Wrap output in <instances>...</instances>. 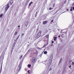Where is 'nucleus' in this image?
Listing matches in <instances>:
<instances>
[{
  "instance_id": "39",
  "label": "nucleus",
  "mask_w": 74,
  "mask_h": 74,
  "mask_svg": "<svg viewBox=\"0 0 74 74\" xmlns=\"http://www.w3.org/2000/svg\"><path fill=\"white\" fill-rule=\"evenodd\" d=\"M58 37H59V38L60 37V35H59V36H58Z\"/></svg>"
},
{
  "instance_id": "30",
  "label": "nucleus",
  "mask_w": 74,
  "mask_h": 74,
  "mask_svg": "<svg viewBox=\"0 0 74 74\" xmlns=\"http://www.w3.org/2000/svg\"><path fill=\"white\" fill-rule=\"evenodd\" d=\"M0 18H2V16L1 15H0Z\"/></svg>"
},
{
  "instance_id": "22",
  "label": "nucleus",
  "mask_w": 74,
  "mask_h": 74,
  "mask_svg": "<svg viewBox=\"0 0 74 74\" xmlns=\"http://www.w3.org/2000/svg\"><path fill=\"white\" fill-rule=\"evenodd\" d=\"M30 71H29V70H28V73H29V74H30Z\"/></svg>"
},
{
  "instance_id": "35",
  "label": "nucleus",
  "mask_w": 74,
  "mask_h": 74,
  "mask_svg": "<svg viewBox=\"0 0 74 74\" xmlns=\"http://www.w3.org/2000/svg\"><path fill=\"white\" fill-rule=\"evenodd\" d=\"M49 49H49V48H48L47 49V50H49Z\"/></svg>"
},
{
  "instance_id": "47",
  "label": "nucleus",
  "mask_w": 74,
  "mask_h": 74,
  "mask_svg": "<svg viewBox=\"0 0 74 74\" xmlns=\"http://www.w3.org/2000/svg\"><path fill=\"white\" fill-rule=\"evenodd\" d=\"M64 12H63V13H64Z\"/></svg>"
},
{
  "instance_id": "26",
  "label": "nucleus",
  "mask_w": 74,
  "mask_h": 74,
  "mask_svg": "<svg viewBox=\"0 0 74 74\" xmlns=\"http://www.w3.org/2000/svg\"><path fill=\"white\" fill-rule=\"evenodd\" d=\"M30 0H27V1H28V2H29Z\"/></svg>"
},
{
  "instance_id": "34",
  "label": "nucleus",
  "mask_w": 74,
  "mask_h": 74,
  "mask_svg": "<svg viewBox=\"0 0 74 74\" xmlns=\"http://www.w3.org/2000/svg\"><path fill=\"white\" fill-rule=\"evenodd\" d=\"M53 42H54L53 41H52V43H53Z\"/></svg>"
},
{
  "instance_id": "3",
  "label": "nucleus",
  "mask_w": 74,
  "mask_h": 74,
  "mask_svg": "<svg viewBox=\"0 0 74 74\" xmlns=\"http://www.w3.org/2000/svg\"><path fill=\"white\" fill-rule=\"evenodd\" d=\"M41 36V33L39 32L38 33L37 36H38V38H39V37H40Z\"/></svg>"
},
{
  "instance_id": "7",
  "label": "nucleus",
  "mask_w": 74,
  "mask_h": 74,
  "mask_svg": "<svg viewBox=\"0 0 74 74\" xmlns=\"http://www.w3.org/2000/svg\"><path fill=\"white\" fill-rule=\"evenodd\" d=\"M21 64H22V62H20L19 66H18V67H20L21 66H21Z\"/></svg>"
},
{
  "instance_id": "49",
  "label": "nucleus",
  "mask_w": 74,
  "mask_h": 74,
  "mask_svg": "<svg viewBox=\"0 0 74 74\" xmlns=\"http://www.w3.org/2000/svg\"><path fill=\"white\" fill-rule=\"evenodd\" d=\"M12 3H11L10 5H12Z\"/></svg>"
},
{
  "instance_id": "50",
  "label": "nucleus",
  "mask_w": 74,
  "mask_h": 74,
  "mask_svg": "<svg viewBox=\"0 0 74 74\" xmlns=\"http://www.w3.org/2000/svg\"><path fill=\"white\" fill-rule=\"evenodd\" d=\"M73 5H74V4H73Z\"/></svg>"
},
{
  "instance_id": "9",
  "label": "nucleus",
  "mask_w": 74,
  "mask_h": 74,
  "mask_svg": "<svg viewBox=\"0 0 74 74\" xmlns=\"http://www.w3.org/2000/svg\"><path fill=\"white\" fill-rule=\"evenodd\" d=\"M33 2H31L29 4V6H30L32 4H33Z\"/></svg>"
},
{
  "instance_id": "1",
  "label": "nucleus",
  "mask_w": 74,
  "mask_h": 74,
  "mask_svg": "<svg viewBox=\"0 0 74 74\" xmlns=\"http://www.w3.org/2000/svg\"><path fill=\"white\" fill-rule=\"evenodd\" d=\"M51 59L49 61V62H48L47 63V65L48 66V67H49L50 66L51 64V63H52V57H51Z\"/></svg>"
},
{
  "instance_id": "28",
  "label": "nucleus",
  "mask_w": 74,
  "mask_h": 74,
  "mask_svg": "<svg viewBox=\"0 0 74 74\" xmlns=\"http://www.w3.org/2000/svg\"><path fill=\"white\" fill-rule=\"evenodd\" d=\"M73 10L74 11V7H73Z\"/></svg>"
},
{
  "instance_id": "4",
  "label": "nucleus",
  "mask_w": 74,
  "mask_h": 74,
  "mask_svg": "<svg viewBox=\"0 0 74 74\" xmlns=\"http://www.w3.org/2000/svg\"><path fill=\"white\" fill-rule=\"evenodd\" d=\"M35 60H36V58H32V62H33V63H34V62H35Z\"/></svg>"
},
{
  "instance_id": "8",
  "label": "nucleus",
  "mask_w": 74,
  "mask_h": 74,
  "mask_svg": "<svg viewBox=\"0 0 74 74\" xmlns=\"http://www.w3.org/2000/svg\"><path fill=\"white\" fill-rule=\"evenodd\" d=\"M28 3H29V2H28V1H27L25 4V5H27V4H28Z\"/></svg>"
},
{
  "instance_id": "37",
  "label": "nucleus",
  "mask_w": 74,
  "mask_h": 74,
  "mask_svg": "<svg viewBox=\"0 0 74 74\" xmlns=\"http://www.w3.org/2000/svg\"><path fill=\"white\" fill-rule=\"evenodd\" d=\"M18 27H20V26L18 25Z\"/></svg>"
},
{
  "instance_id": "32",
  "label": "nucleus",
  "mask_w": 74,
  "mask_h": 74,
  "mask_svg": "<svg viewBox=\"0 0 74 74\" xmlns=\"http://www.w3.org/2000/svg\"><path fill=\"white\" fill-rule=\"evenodd\" d=\"M49 10H51V8H49Z\"/></svg>"
},
{
  "instance_id": "20",
  "label": "nucleus",
  "mask_w": 74,
  "mask_h": 74,
  "mask_svg": "<svg viewBox=\"0 0 74 74\" xmlns=\"http://www.w3.org/2000/svg\"><path fill=\"white\" fill-rule=\"evenodd\" d=\"M46 45H45V44L43 46V47H45L46 46Z\"/></svg>"
},
{
  "instance_id": "29",
  "label": "nucleus",
  "mask_w": 74,
  "mask_h": 74,
  "mask_svg": "<svg viewBox=\"0 0 74 74\" xmlns=\"http://www.w3.org/2000/svg\"><path fill=\"white\" fill-rule=\"evenodd\" d=\"M66 11H69V9H66Z\"/></svg>"
},
{
  "instance_id": "6",
  "label": "nucleus",
  "mask_w": 74,
  "mask_h": 74,
  "mask_svg": "<svg viewBox=\"0 0 74 74\" xmlns=\"http://www.w3.org/2000/svg\"><path fill=\"white\" fill-rule=\"evenodd\" d=\"M47 21H44L43 23V25H45V24H46V23H47Z\"/></svg>"
},
{
  "instance_id": "17",
  "label": "nucleus",
  "mask_w": 74,
  "mask_h": 74,
  "mask_svg": "<svg viewBox=\"0 0 74 74\" xmlns=\"http://www.w3.org/2000/svg\"><path fill=\"white\" fill-rule=\"evenodd\" d=\"M30 51H31V49H29L28 50V51L27 52V53H29V52H30Z\"/></svg>"
},
{
  "instance_id": "23",
  "label": "nucleus",
  "mask_w": 74,
  "mask_h": 74,
  "mask_svg": "<svg viewBox=\"0 0 74 74\" xmlns=\"http://www.w3.org/2000/svg\"><path fill=\"white\" fill-rule=\"evenodd\" d=\"M61 61H62L61 60V59L60 60V62H59V63H60V62H61Z\"/></svg>"
},
{
  "instance_id": "38",
  "label": "nucleus",
  "mask_w": 74,
  "mask_h": 74,
  "mask_svg": "<svg viewBox=\"0 0 74 74\" xmlns=\"http://www.w3.org/2000/svg\"><path fill=\"white\" fill-rule=\"evenodd\" d=\"M24 35V34H22V36H23Z\"/></svg>"
},
{
  "instance_id": "27",
  "label": "nucleus",
  "mask_w": 74,
  "mask_h": 74,
  "mask_svg": "<svg viewBox=\"0 0 74 74\" xmlns=\"http://www.w3.org/2000/svg\"><path fill=\"white\" fill-rule=\"evenodd\" d=\"M71 65H70L69 66V68H71Z\"/></svg>"
},
{
  "instance_id": "42",
  "label": "nucleus",
  "mask_w": 74,
  "mask_h": 74,
  "mask_svg": "<svg viewBox=\"0 0 74 74\" xmlns=\"http://www.w3.org/2000/svg\"><path fill=\"white\" fill-rule=\"evenodd\" d=\"M52 46H53V45L52 44V45H51V47H52Z\"/></svg>"
},
{
  "instance_id": "44",
  "label": "nucleus",
  "mask_w": 74,
  "mask_h": 74,
  "mask_svg": "<svg viewBox=\"0 0 74 74\" xmlns=\"http://www.w3.org/2000/svg\"><path fill=\"white\" fill-rule=\"evenodd\" d=\"M10 3H11V1H10Z\"/></svg>"
},
{
  "instance_id": "21",
  "label": "nucleus",
  "mask_w": 74,
  "mask_h": 74,
  "mask_svg": "<svg viewBox=\"0 0 74 74\" xmlns=\"http://www.w3.org/2000/svg\"><path fill=\"white\" fill-rule=\"evenodd\" d=\"M27 53H26L25 54V56H27Z\"/></svg>"
},
{
  "instance_id": "5",
  "label": "nucleus",
  "mask_w": 74,
  "mask_h": 74,
  "mask_svg": "<svg viewBox=\"0 0 74 74\" xmlns=\"http://www.w3.org/2000/svg\"><path fill=\"white\" fill-rule=\"evenodd\" d=\"M43 47H42L41 48H39L38 47L36 48L37 49H39V50H42V48Z\"/></svg>"
},
{
  "instance_id": "41",
  "label": "nucleus",
  "mask_w": 74,
  "mask_h": 74,
  "mask_svg": "<svg viewBox=\"0 0 74 74\" xmlns=\"http://www.w3.org/2000/svg\"><path fill=\"white\" fill-rule=\"evenodd\" d=\"M15 46V45H13V47H14Z\"/></svg>"
},
{
  "instance_id": "40",
  "label": "nucleus",
  "mask_w": 74,
  "mask_h": 74,
  "mask_svg": "<svg viewBox=\"0 0 74 74\" xmlns=\"http://www.w3.org/2000/svg\"><path fill=\"white\" fill-rule=\"evenodd\" d=\"M1 15L2 16H3V14H2Z\"/></svg>"
},
{
  "instance_id": "36",
  "label": "nucleus",
  "mask_w": 74,
  "mask_h": 74,
  "mask_svg": "<svg viewBox=\"0 0 74 74\" xmlns=\"http://www.w3.org/2000/svg\"><path fill=\"white\" fill-rule=\"evenodd\" d=\"M66 1H64V3H66Z\"/></svg>"
},
{
  "instance_id": "12",
  "label": "nucleus",
  "mask_w": 74,
  "mask_h": 74,
  "mask_svg": "<svg viewBox=\"0 0 74 74\" xmlns=\"http://www.w3.org/2000/svg\"><path fill=\"white\" fill-rule=\"evenodd\" d=\"M20 68L19 69V70H18V72H19V71H20V70H21V66L20 67H19Z\"/></svg>"
},
{
  "instance_id": "25",
  "label": "nucleus",
  "mask_w": 74,
  "mask_h": 74,
  "mask_svg": "<svg viewBox=\"0 0 74 74\" xmlns=\"http://www.w3.org/2000/svg\"><path fill=\"white\" fill-rule=\"evenodd\" d=\"M72 65L73 66V65H74V62H72Z\"/></svg>"
},
{
  "instance_id": "33",
  "label": "nucleus",
  "mask_w": 74,
  "mask_h": 74,
  "mask_svg": "<svg viewBox=\"0 0 74 74\" xmlns=\"http://www.w3.org/2000/svg\"><path fill=\"white\" fill-rule=\"evenodd\" d=\"M52 68H51L50 69V70H52Z\"/></svg>"
},
{
  "instance_id": "48",
  "label": "nucleus",
  "mask_w": 74,
  "mask_h": 74,
  "mask_svg": "<svg viewBox=\"0 0 74 74\" xmlns=\"http://www.w3.org/2000/svg\"><path fill=\"white\" fill-rule=\"evenodd\" d=\"M26 70H27V69H25V71H26Z\"/></svg>"
},
{
  "instance_id": "24",
  "label": "nucleus",
  "mask_w": 74,
  "mask_h": 74,
  "mask_svg": "<svg viewBox=\"0 0 74 74\" xmlns=\"http://www.w3.org/2000/svg\"><path fill=\"white\" fill-rule=\"evenodd\" d=\"M19 36H18V37L17 38V39H16V40H18V38H19Z\"/></svg>"
},
{
  "instance_id": "16",
  "label": "nucleus",
  "mask_w": 74,
  "mask_h": 74,
  "mask_svg": "<svg viewBox=\"0 0 74 74\" xmlns=\"http://www.w3.org/2000/svg\"><path fill=\"white\" fill-rule=\"evenodd\" d=\"M22 57H23V56L21 55L20 58V59H22Z\"/></svg>"
},
{
  "instance_id": "51",
  "label": "nucleus",
  "mask_w": 74,
  "mask_h": 74,
  "mask_svg": "<svg viewBox=\"0 0 74 74\" xmlns=\"http://www.w3.org/2000/svg\"><path fill=\"white\" fill-rule=\"evenodd\" d=\"M70 69H71V68H70Z\"/></svg>"
},
{
  "instance_id": "10",
  "label": "nucleus",
  "mask_w": 74,
  "mask_h": 74,
  "mask_svg": "<svg viewBox=\"0 0 74 74\" xmlns=\"http://www.w3.org/2000/svg\"><path fill=\"white\" fill-rule=\"evenodd\" d=\"M18 34V32H15V33L14 34V35H16V34Z\"/></svg>"
},
{
  "instance_id": "45",
  "label": "nucleus",
  "mask_w": 74,
  "mask_h": 74,
  "mask_svg": "<svg viewBox=\"0 0 74 74\" xmlns=\"http://www.w3.org/2000/svg\"><path fill=\"white\" fill-rule=\"evenodd\" d=\"M12 51H11V53H12Z\"/></svg>"
},
{
  "instance_id": "52",
  "label": "nucleus",
  "mask_w": 74,
  "mask_h": 74,
  "mask_svg": "<svg viewBox=\"0 0 74 74\" xmlns=\"http://www.w3.org/2000/svg\"><path fill=\"white\" fill-rule=\"evenodd\" d=\"M12 3H13V2H12Z\"/></svg>"
},
{
  "instance_id": "19",
  "label": "nucleus",
  "mask_w": 74,
  "mask_h": 74,
  "mask_svg": "<svg viewBox=\"0 0 74 74\" xmlns=\"http://www.w3.org/2000/svg\"><path fill=\"white\" fill-rule=\"evenodd\" d=\"M71 9H70V11H73V10L72 9V8L71 7Z\"/></svg>"
},
{
  "instance_id": "14",
  "label": "nucleus",
  "mask_w": 74,
  "mask_h": 74,
  "mask_svg": "<svg viewBox=\"0 0 74 74\" xmlns=\"http://www.w3.org/2000/svg\"><path fill=\"white\" fill-rule=\"evenodd\" d=\"M28 67H31V65H30L29 64H28Z\"/></svg>"
},
{
  "instance_id": "11",
  "label": "nucleus",
  "mask_w": 74,
  "mask_h": 74,
  "mask_svg": "<svg viewBox=\"0 0 74 74\" xmlns=\"http://www.w3.org/2000/svg\"><path fill=\"white\" fill-rule=\"evenodd\" d=\"M54 41H55V40H56V38H57V37H54Z\"/></svg>"
},
{
  "instance_id": "13",
  "label": "nucleus",
  "mask_w": 74,
  "mask_h": 74,
  "mask_svg": "<svg viewBox=\"0 0 74 74\" xmlns=\"http://www.w3.org/2000/svg\"><path fill=\"white\" fill-rule=\"evenodd\" d=\"M44 54H47V51H45L44 52Z\"/></svg>"
},
{
  "instance_id": "46",
  "label": "nucleus",
  "mask_w": 74,
  "mask_h": 74,
  "mask_svg": "<svg viewBox=\"0 0 74 74\" xmlns=\"http://www.w3.org/2000/svg\"><path fill=\"white\" fill-rule=\"evenodd\" d=\"M62 36H63V34H62Z\"/></svg>"
},
{
  "instance_id": "31",
  "label": "nucleus",
  "mask_w": 74,
  "mask_h": 74,
  "mask_svg": "<svg viewBox=\"0 0 74 74\" xmlns=\"http://www.w3.org/2000/svg\"><path fill=\"white\" fill-rule=\"evenodd\" d=\"M13 49H14V47H13V48H12V51H13Z\"/></svg>"
},
{
  "instance_id": "15",
  "label": "nucleus",
  "mask_w": 74,
  "mask_h": 74,
  "mask_svg": "<svg viewBox=\"0 0 74 74\" xmlns=\"http://www.w3.org/2000/svg\"><path fill=\"white\" fill-rule=\"evenodd\" d=\"M46 37H47V38H48V37H49V34H48L46 36Z\"/></svg>"
},
{
  "instance_id": "2",
  "label": "nucleus",
  "mask_w": 74,
  "mask_h": 74,
  "mask_svg": "<svg viewBox=\"0 0 74 74\" xmlns=\"http://www.w3.org/2000/svg\"><path fill=\"white\" fill-rule=\"evenodd\" d=\"M10 7V4H8L6 6V7L5 8V10H6V11L8 10V8H9Z\"/></svg>"
},
{
  "instance_id": "18",
  "label": "nucleus",
  "mask_w": 74,
  "mask_h": 74,
  "mask_svg": "<svg viewBox=\"0 0 74 74\" xmlns=\"http://www.w3.org/2000/svg\"><path fill=\"white\" fill-rule=\"evenodd\" d=\"M1 71L0 73H1V70H2V66H1Z\"/></svg>"
},
{
  "instance_id": "43",
  "label": "nucleus",
  "mask_w": 74,
  "mask_h": 74,
  "mask_svg": "<svg viewBox=\"0 0 74 74\" xmlns=\"http://www.w3.org/2000/svg\"><path fill=\"white\" fill-rule=\"evenodd\" d=\"M51 22H53V20H52L51 21Z\"/></svg>"
}]
</instances>
